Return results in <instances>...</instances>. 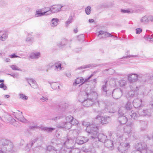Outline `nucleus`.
<instances>
[{
	"instance_id": "nucleus-1",
	"label": "nucleus",
	"mask_w": 153,
	"mask_h": 153,
	"mask_svg": "<svg viewBox=\"0 0 153 153\" xmlns=\"http://www.w3.org/2000/svg\"><path fill=\"white\" fill-rule=\"evenodd\" d=\"M121 128L120 126H119L117 128L116 134L117 136V141L116 143L120 145L118 147V150L121 152H123L124 151L128 149L129 148L130 146L129 143H126L125 142L127 140V138L126 137V134H123L119 128Z\"/></svg>"
},
{
	"instance_id": "nucleus-2",
	"label": "nucleus",
	"mask_w": 153,
	"mask_h": 153,
	"mask_svg": "<svg viewBox=\"0 0 153 153\" xmlns=\"http://www.w3.org/2000/svg\"><path fill=\"white\" fill-rule=\"evenodd\" d=\"M80 94L87 97V99L82 102V105L85 107H89L91 106L97 100V95L96 92L87 93L85 91H82L81 92Z\"/></svg>"
},
{
	"instance_id": "nucleus-3",
	"label": "nucleus",
	"mask_w": 153,
	"mask_h": 153,
	"mask_svg": "<svg viewBox=\"0 0 153 153\" xmlns=\"http://www.w3.org/2000/svg\"><path fill=\"white\" fill-rule=\"evenodd\" d=\"M92 129L90 131L92 140L96 142L100 141L104 143L107 140V136L102 133H100L98 135L97 134L98 132L97 126V127H92Z\"/></svg>"
},
{
	"instance_id": "nucleus-4",
	"label": "nucleus",
	"mask_w": 153,
	"mask_h": 153,
	"mask_svg": "<svg viewBox=\"0 0 153 153\" xmlns=\"http://www.w3.org/2000/svg\"><path fill=\"white\" fill-rule=\"evenodd\" d=\"M125 108L123 107H121L119 109L118 111V120L120 123L121 124H124L127 121V119L126 116H124V113L125 112Z\"/></svg>"
},
{
	"instance_id": "nucleus-5",
	"label": "nucleus",
	"mask_w": 153,
	"mask_h": 153,
	"mask_svg": "<svg viewBox=\"0 0 153 153\" xmlns=\"http://www.w3.org/2000/svg\"><path fill=\"white\" fill-rule=\"evenodd\" d=\"M105 112L104 110L99 111V114L96 117V119L100 120L101 123L102 124H107L111 120V118L109 116H101Z\"/></svg>"
},
{
	"instance_id": "nucleus-6",
	"label": "nucleus",
	"mask_w": 153,
	"mask_h": 153,
	"mask_svg": "<svg viewBox=\"0 0 153 153\" xmlns=\"http://www.w3.org/2000/svg\"><path fill=\"white\" fill-rule=\"evenodd\" d=\"M134 148L137 151L141 152L144 151V152H148V151H152L147 147L146 144L144 142H140L135 144L134 146Z\"/></svg>"
},
{
	"instance_id": "nucleus-7",
	"label": "nucleus",
	"mask_w": 153,
	"mask_h": 153,
	"mask_svg": "<svg viewBox=\"0 0 153 153\" xmlns=\"http://www.w3.org/2000/svg\"><path fill=\"white\" fill-rule=\"evenodd\" d=\"M123 130L125 132L127 133L130 137H135L134 132L133 130L132 126L131 123L126 125L123 127Z\"/></svg>"
},
{
	"instance_id": "nucleus-8",
	"label": "nucleus",
	"mask_w": 153,
	"mask_h": 153,
	"mask_svg": "<svg viewBox=\"0 0 153 153\" xmlns=\"http://www.w3.org/2000/svg\"><path fill=\"white\" fill-rule=\"evenodd\" d=\"M112 94L113 97L116 99L120 98L122 95V92L120 88L114 89L112 92H110V95Z\"/></svg>"
},
{
	"instance_id": "nucleus-9",
	"label": "nucleus",
	"mask_w": 153,
	"mask_h": 153,
	"mask_svg": "<svg viewBox=\"0 0 153 153\" xmlns=\"http://www.w3.org/2000/svg\"><path fill=\"white\" fill-rule=\"evenodd\" d=\"M37 137L31 139L30 141L27 143L25 146V150L27 152H30L33 145L37 141Z\"/></svg>"
},
{
	"instance_id": "nucleus-10",
	"label": "nucleus",
	"mask_w": 153,
	"mask_h": 153,
	"mask_svg": "<svg viewBox=\"0 0 153 153\" xmlns=\"http://www.w3.org/2000/svg\"><path fill=\"white\" fill-rule=\"evenodd\" d=\"M142 100L139 99H134L133 102V104L135 108H137L138 110L141 109L143 107V105L141 103Z\"/></svg>"
},
{
	"instance_id": "nucleus-11",
	"label": "nucleus",
	"mask_w": 153,
	"mask_h": 153,
	"mask_svg": "<svg viewBox=\"0 0 153 153\" xmlns=\"http://www.w3.org/2000/svg\"><path fill=\"white\" fill-rule=\"evenodd\" d=\"M88 139L84 137H79L76 138V143L79 145H82L87 142Z\"/></svg>"
},
{
	"instance_id": "nucleus-12",
	"label": "nucleus",
	"mask_w": 153,
	"mask_h": 153,
	"mask_svg": "<svg viewBox=\"0 0 153 153\" xmlns=\"http://www.w3.org/2000/svg\"><path fill=\"white\" fill-rule=\"evenodd\" d=\"M138 113L140 114L141 116H150L151 114L150 109L143 110L141 108L139 109Z\"/></svg>"
},
{
	"instance_id": "nucleus-13",
	"label": "nucleus",
	"mask_w": 153,
	"mask_h": 153,
	"mask_svg": "<svg viewBox=\"0 0 153 153\" xmlns=\"http://www.w3.org/2000/svg\"><path fill=\"white\" fill-rule=\"evenodd\" d=\"M82 125L86 127V131L90 134V131L92 129V127H97V126L91 124L89 123L86 122L85 121L83 122L82 123Z\"/></svg>"
},
{
	"instance_id": "nucleus-14",
	"label": "nucleus",
	"mask_w": 153,
	"mask_h": 153,
	"mask_svg": "<svg viewBox=\"0 0 153 153\" xmlns=\"http://www.w3.org/2000/svg\"><path fill=\"white\" fill-rule=\"evenodd\" d=\"M138 76L137 74H129L128 76V80L131 83H133L137 81Z\"/></svg>"
},
{
	"instance_id": "nucleus-15",
	"label": "nucleus",
	"mask_w": 153,
	"mask_h": 153,
	"mask_svg": "<svg viewBox=\"0 0 153 153\" xmlns=\"http://www.w3.org/2000/svg\"><path fill=\"white\" fill-rule=\"evenodd\" d=\"M62 6L59 5H55L52 6L51 8H48V10H51V13H55L59 11Z\"/></svg>"
},
{
	"instance_id": "nucleus-16",
	"label": "nucleus",
	"mask_w": 153,
	"mask_h": 153,
	"mask_svg": "<svg viewBox=\"0 0 153 153\" xmlns=\"http://www.w3.org/2000/svg\"><path fill=\"white\" fill-rule=\"evenodd\" d=\"M51 68H52L54 66V65L50 64L49 65ZM54 66L55 67V70L56 71H60L62 69V67H61V62H57L55 63Z\"/></svg>"
},
{
	"instance_id": "nucleus-17",
	"label": "nucleus",
	"mask_w": 153,
	"mask_h": 153,
	"mask_svg": "<svg viewBox=\"0 0 153 153\" xmlns=\"http://www.w3.org/2000/svg\"><path fill=\"white\" fill-rule=\"evenodd\" d=\"M128 113L129 114V115L132 119L135 120L137 119L141 116L140 114L138 113V114L133 110L130 111H128Z\"/></svg>"
},
{
	"instance_id": "nucleus-18",
	"label": "nucleus",
	"mask_w": 153,
	"mask_h": 153,
	"mask_svg": "<svg viewBox=\"0 0 153 153\" xmlns=\"http://www.w3.org/2000/svg\"><path fill=\"white\" fill-rule=\"evenodd\" d=\"M105 146L110 150L114 149L113 142L111 140H107L104 143Z\"/></svg>"
},
{
	"instance_id": "nucleus-19",
	"label": "nucleus",
	"mask_w": 153,
	"mask_h": 153,
	"mask_svg": "<svg viewBox=\"0 0 153 153\" xmlns=\"http://www.w3.org/2000/svg\"><path fill=\"white\" fill-rule=\"evenodd\" d=\"M79 123V122L76 119L74 118L73 120H72L71 123H67L66 125L68 126L67 128L68 129H70L72 126V125H77Z\"/></svg>"
},
{
	"instance_id": "nucleus-20",
	"label": "nucleus",
	"mask_w": 153,
	"mask_h": 153,
	"mask_svg": "<svg viewBox=\"0 0 153 153\" xmlns=\"http://www.w3.org/2000/svg\"><path fill=\"white\" fill-rule=\"evenodd\" d=\"M105 110L106 112L113 113L115 112V110L111 105H106Z\"/></svg>"
},
{
	"instance_id": "nucleus-21",
	"label": "nucleus",
	"mask_w": 153,
	"mask_h": 153,
	"mask_svg": "<svg viewBox=\"0 0 153 153\" xmlns=\"http://www.w3.org/2000/svg\"><path fill=\"white\" fill-rule=\"evenodd\" d=\"M40 57V53L39 52H35L31 53L30 57L32 59H37Z\"/></svg>"
},
{
	"instance_id": "nucleus-22",
	"label": "nucleus",
	"mask_w": 153,
	"mask_h": 153,
	"mask_svg": "<svg viewBox=\"0 0 153 153\" xmlns=\"http://www.w3.org/2000/svg\"><path fill=\"white\" fill-rule=\"evenodd\" d=\"M19 114H20L18 117L17 118V119L19 121L23 123H27V120L24 117L23 115H22V112L19 113Z\"/></svg>"
},
{
	"instance_id": "nucleus-23",
	"label": "nucleus",
	"mask_w": 153,
	"mask_h": 153,
	"mask_svg": "<svg viewBox=\"0 0 153 153\" xmlns=\"http://www.w3.org/2000/svg\"><path fill=\"white\" fill-rule=\"evenodd\" d=\"M0 141L2 145L3 146H4V147H6L10 143V142H11L9 140L2 138L1 139Z\"/></svg>"
},
{
	"instance_id": "nucleus-24",
	"label": "nucleus",
	"mask_w": 153,
	"mask_h": 153,
	"mask_svg": "<svg viewBox=\"0 0 153 153\" xmlns=\"http://www.w3.org/2000/svg\"><path fill=\"white\" fill-rule=\"evenodd\" d=\"M2 31L1 33H3V34L1 36L0 35V40L4 41L8 38V34L7 32H5L3 33V31Z\"/></svg>"
},
{
	"instance_id": "nucleus-25",
	"label": "nucleus",
	"mask_w": 153,
	"mask_h": 153,
	"mask_svg": "<svg viewBox=\"0 0 153 153\" xmlns=\"http://www.w3.org/2000/svg\"><path fill=\"white\" fill-rule=\"evenodd\" d=\"M132 106L131 102L128 101L127 102L125 105L126 109H125V110H124V111H125L126 112V110H127V112L128 113V111H130V110L132 108Z\"/></svg>"
},
{
	"instance_id": "nucleus-26",
	"label": "nucleus",
	"mask_w": 153,
	"mask_h": 153,
	"mask_svg": "<svg viewBox=\"0 0 153 153\" xmlns=\"http://www.w3.org/2000/svg\"><path fill=\"white\" fill-rule=\"evenodd\" d=\"M5 148L6 149V150L12 152L13 148V143L11 142Z\"/></svg>"
},
{
	"instance_id": "nucleus-27",
	"label": "nucleus",
	"mask_w": 153,
	"mask_h": 153,
	"mask_svg": "<svg viewBox=\"0 0 153 153\" xmlns=\"http://www.w3.org/2000/svg\"><path fill=\"white\" fill-rule=\"evenodd\" d=\"M58 22L59 20L57 18H53L51 20V26L53 27H56L58 25Z\"/></svg>"
},
{
	"instance_id": "nucleus-28",
	"label": "nucleus",
	"mask_w": 153,
	"mask_h": 153,
	"mask_svg": "<svg viewBox=\"0 0 153 153\" xmlns=\"http://www.w3.org/2000/svg\"><path fill=\"white\" fill-rule=\"evenodd\" d=\"M140 22L144 24H147L148 23V16H145L142 17L140 19Z\"/></svg>"
},
{
	"instance_id": "nucleus-29",
	"label": "nucleus",
	"mask_w": 153,
	"mask_h": 153,
	"mask_svg": "<svg viewBox=\"0 0 153 153\" xmlns=\"http://www.w3.org/2000/svg\"><path fill=\"white\" fill-rule=\"evenodd\" d=\"M67 123L63 122L61 124H59L57 125V127L59 128H65L68 129L67 128L68 126L66 125Z\"/></svg>"
},
{
	"instance_id": "nucleus-30",
	"label": "nucleus",
	"mask_w": 153,
	"mask_h": 153,
	"mask_svg": "<svg viewBox=\"0 0 153 153\" xmlns=\"http://www.w3.org/2000/svg\"><path fill=\"white\" fill-rule=\"evenodd\" d=\"M107 81H105V84L102 86V89L104 92H106V94L108 96L110 95V94L108 93L109 91L107 90Z\"/></svg>"
},
{
	"instance_id": "nucleus-31",
	"label": "nucleus",
	"mask_w": 153,
	"mask_h": 153,
	"mask_svg": "<svg viewBox=\"0 0 153 153\" xmlns=\"http://www.w3.org/2000/svg\"><path fill=\"white\" fill-rule=\"evenodd\" d=\"M84 81V79L82 77H80L77 78L75 82L74 83V85H76L77 84H79L81 82H83Z\"/></svg>"
},
{
	"instance_id": "nucleus-32",
	"label": "nucleus",
	"mask_w": 153,
	"mask_h": 153,
	"mask_svg": "<svg viewBox=\"0 0 153 153\" xmlns=\"http://www.w3.org/2000/svg\"><path fill=\"white\" fill-rule=\"evenodd\" d=\"M50 84L53 89H56L57 88H58V89H59V84L58 83L56 82H50Z\"/></svg>"
},
{
	"instance_id": "nucleus-33",
	"label": "nucleus",
	"mask_w": 153,
	"mask_h": 153,
	"mask_svg": "<svg viewBox=\"0 0 153 153\" xmlns=\"http://www.w3.org/2000/svg\"><path fill=\"white\" fill-rule=\"evenodd\" d=\"M73 17L72 16H70L68 20L65 22V26L66 27H67L73 21Z\"/></svg>"
},
{
	"instance_id": "nucleus-34",
	"label": "nucleus",
	"mask_w": 153,
	"mask_h": 153,
	"mask_svg": "<svg viewBox=\"0 0 153 153\" xmlns=\"http://www.w3.org/2000/svg\"><path fill=\"white\" fill-rule=\"evenodd\" d=\"M55 128H48L45 127L42 128V130L45 131L47 132L48 133L51 132L53 131L54 130Z\"/></svg>"
},
{
	"instance_id": "nucleus-35",
	"label": "nucleus",
	"mask_w": 153,
	"mask_h": 153,
	"mask_svg": "<svg viewBox=\"0 0 153 153\" xmlns=\"http://www.w3.org/2000/svg\"><path fill=\"white\" fill-rule=\"evenodd\" d=\"M120 11L122 13H131L134 12V10L131 9H128L127 10L121 9L120 10Z\"/></svg>"
},
{
	"instance_id": "nucleus-36",
	"label": "nucleus",
	"mask_w": 153,
	"mask_h": 153,
	"mask_svg": "<svg viewBox=\"0 0 153 153\" xmlns=\"http://www.w3.org/2000/svg\"><path fill=\"white\" fill-rule=\"evenodd\" d=\"M135 92H135V90L133 91V90H131V91L128 92V97L131 98L133 97L135 95Z\"/></svg>"
},
{
	"instance_id": "nucleus-37",
	"label": "nucleus",
	"mask_w": 153,
	"mask_h": 153,
	"mask_svg": "<svg viewBox=\"0 0 153 153\" xmlns=\"http://www.w3.org/2000/svg\"><path fill=\"white\" fill-rule=\"evenodd\" d=\"M46 12H41V11H36L35 14L36 17H39L46 15Z\"/></svg>"
},
{
	"instance_id": "nucleus-38",
	"label": "nucleus",
	"mask_w": 153,
	"mask_h": 153,
	"mask_svg": "<svg viewBox=\"0 0 153 153\" xmlns=\"http://www.w3.org/2000/svg\"><path fill=\"white\" fill-rule=\"evenodd\" d=\"M80 151L78 149L74 148L71 149L69 152V153H80Z\"/></svg>"
},
{
	"instance_id": "nucleus-39",
	"label": "nucleus",
	"mask_w": 153,
	"mask_h": 153,
	"mask_svg": "<svg viewBox=\"0 0 153 153\" xmlns=\"http://www.w3.org/2000/svg\"><path fill=\"white\" fill-rule=\"evenodd\" d=\"M19 96L20 98L24 100H26L28 99V97L23 94H20Z\"/></svg>"
},
{
	"instance_id": "nucleus-40",
	"label": "nucleus",
	"mask_w": 153,
	"mask_h": 153,
	"mask_svg": "<svg viewBox=\"0 0 153 153\" xmlns=\"http://www.w3.org/2000/svg\"><path fill=\"white\" fill-rule=\"evenodd\" d=\"M91 7L90 6L87 7L85 9V12L87 15H89L91 11Z\"/></svg>"
},
{
	"instance_id": "nucleus-41",
	"label": "nucleus",
	"mask_w": 153,
	"mask_h": 153,
	"mask_svg": "<svg viewBox=\"0 0 153 153\" xmlns=\"http://www.w3.org/2000/svg\"><path fill=\"white\" fill-rule=\"evenodd\" d=\"M73 117L71 115L68 116L66 117L65 119L67 121L66 123H71L72 120H73Z\"/></svg>"
},
{
	"instance_id": "nucleus-42",
	"label": "nucleus",
	"mask_w": 153,
	"mask_h": 153,
	"mask_svg": "<svg viewBox=\"0 0 153 153\" xmlns=\"http://www.w3.org/2000/svg\"><path fill=\"white\" fill-rule=\"evenodd\" d=\"M10 67L13 70H17L21 71V69L19 68L15 65H12L10 66Z\"/></svg>"
},
{
	"instance_id": "nucleus-43",
	"label": "nucleus",
	"mask_w": 153,
	"mask_h": 153,
	"mask_svg": "<svg viewBox=\"0 0 153 153\" xmlns=\"http://www.w3.org/2000/svg\"><path fill=\"white\" fill-rule=\"evenodd\" d=\"M67 44V40L66 39H63V40L60 43V44H58V46L60 47H62V46L65 45Z\"/></svg>"
},
{
	"instance_id": "nucleus-44",
	"label": "nucleus",
	"mask_w": 153,
	"mask_h": 153,
	"mask_svg": "<svg viewBox=\"0 0 153 153\" xmlns=\"http://www.w3.org/2000/svg\"><path fill=\"white\" fill-rule=\"evenodd\" d=\"M27 82L30 85V84H31L30 83H32V84H35L36 82V81L34 80L33 79H27L26 78Z\"/></svg>"
},
{
	"instance_id": "nucleus-45",
	"label": "nucleus",
	"mask_w": 153,
	"mask_h": 153,
	"mask_svg": "<svg viewBox=\"0 0 153 153\" xmlns=\"http://www.w3.org/2000/svg\"><path fill=\"white\" fill-rule=\"evenodd\" d=\"M92 66V65H91V64H89V65L82 66L78 68V69H85V68H90Z\"/></svg>"
},
{
	"instance_id": "nucleus-46",
	"label": "nucleus",
	"mask_w": 153,
	"mask_h": 153,
	"mask_svg": "<svg viewBox=\"0 0 153 153\" xmlns=\"http://www.w3.org/2000/svg\"><path fill=\"white\" fill-rule=\"evenodd\" d=\"M119 82L120 86H123L126 84V81L123 80H121L119 81Z\"/></svg>"
},
{
	"instance_id": "nucleus-47",
	"label": "nucleus",
	"mask_w": 153,
	"mask_h": 153,
	"mask_svg": "<svg viewBox=\"0 0 153 153\" xmlns=\"http://www.w3.org/2000/svg\"><path fill=\"white\" fill-rule=\"evenodd\" d=\"M72 142V140L71 139L68 138L66 141L63 142V144L64 145H65Z\"/></svg>"
},
{
	"instance_id": "nucleus-48",
	"label": "nucleus",
	"mask_w": 153,
	"mask_h": 153,
	"mask_svg": "<svg viewBox=\"0 0 153 153\" xmlns=\"http://www.w3.org/2000/svg\"><path fill=\"white\" fill-rule=\"evenodd\" d=\"M48 8H50V7H47L43 9H46V11L45 12H46V15H49L51 13V10H48Z\"/></svg>"
},
{
	"instance_id": "nucleus-49",
	"label": "nucleus",
	"mask_w": 153,
	"mask_h": 153,
	"mask_svg": "<svg viewBox=\"0 0 153 153\" xmlns=\"http://www.w3.org/2000/svg\"><path fill=\"white\" fill-rule=\"evenodd\" d=\"M78 40H79V41H83L84 40V36L83 34H82V35H79L78 36Z\"/></svg>"
},
{
	"instance_id": "nucleus-50",
	"label": "nucleus",
	"mask_w": 153,
	"mask_h": 153,
	"mask_svg": "<svg viewBox=\"0 0 153 153\" xmlns=\"http://www.w3.org/2000/svg\"><path fill=\"white\" fill-rule=\"evenodd\" d=\"M40 100L42 102H45L47 101L48 100V98L47 97H44L42 96V97L40 98Z\"/></svg>"
},
{
	"instance_id": "nucleus-51",
	"label": "nucleus",
	"mask_w": 153,
	"mask_h": 153,
	"mask_svg": "<svg viewBox=\"0 0 153 153\" xmlns=\"http://www.w3.org/2000/svg\"><path fill=\"white\" fill-rule=\"evenodd\" d=\"M33 39L32 37H28L27 38L26 41L27 42L30 43V44H31L32 43Z\"/></svg>"
},
{
	"instance_id": "nucleus-52",
	"label": "nucleus",
	"mask_w": 153,
	"mask_h": 153,
	"mask_svg": "<svg viewBox=\"0 0 153 153\" xmlns=\"http://www.w3.org/2000/svg\"><path fill=\"white\" fill-rule=\"evenodd\" d=\"M0 88H3V89L5 90L7 89V87L3 83H1L0 84Z\"/></svg>"
},
{
	"instance_id": "nucleus-53",
	"label": "nucleus",
	"mask_w": 153,
	"mask_h": 153,
	"mask_svg": "<svg viewBox=\"0 0 153 153\" xmlns=\"http://www.w3.org/2000/svg\"><path fill=\"white\" fill-rule=\"evenodd\" d=\"M7 4L4 1H1L0 2V7H4L6 6Z\"/></svg>"
},
{
	"instance_id": "nucleus-54",
	"label": "nucleus",
	"mask_w": 153,
	"mask_h": 153,
	"mask_svg": "<svg viewBox=\"0 0 153 153\" xmlns=\"http://www.w3.org/2000/svg\"><path fill=\"white\" fill-rule=\"evenodd\" d=\"M17 111H18V113L13 112V114L15 116V118L16 119H17L20 114H19V113H20V111L19 110H17Z\"/></svg>"
},
{
	"instance_id": "nucleus-55",
	"label": "nucleus",
	"mask_w": 153,
	"mask_h": 153,
	"mask_svg": "<svg viewBox=\"0 0 153 153\" xmlns=\"http://www.w3.org/2000/svg\"><path fill=\"white\" fill-rule=\"evenodd\" d=\"M148 23L149 22H153V16L152 15L148 16Z\"/></svg>"
},
{
	"instance_id": "nucleus-56",
	"label": "nucleus",
	"mask_w": 153,
	"mask_h": 153,
	"mask_svg": "<svg viewBox=\"0 0 153 153\" xmlns=\"http://www.w3.org/2000/svg\"><path fill=\"white\" fill-rule=\"evenodd\" d=\"M104 36L106 37H113L114 36L111 35V34L105 32Z\"/></svg>"
},
{
	"instance_id": "nucleus-57",
	"label": "nucleus",
	"mask_w": 153,
	"mask_h": 153,
	"mask_svg": "<svg viewBox=\"0 0 153 153\" xmlns=\"http://www.w3.org/2000/svg\"><path fill=\"white\" fill-rule=\"evenodd\" d=\"M30 85L32 88H37L38 87L37 85L36 82L35 83V84H32V85L30 84Z\"/></svg>"
},
{
	"instance_id": "nucleus-58",
	"label": "nucleus",
	"mask_w": 153,
	"mask_h": 153,
	"mask_svg": "<svg viewBox=\"0 0 153 153\" xmlns=\"http://www.w3.org/2000/svg\"><path fill=\"white\" fill-rule=\"evenodd\" d=\"M9 74L12 76L14 78H18L19 77V75L18 74Z\"/></svg>"
},
{
	"instance_id": "nucleus-59",
	"label": "nucleus",
	"mask_w": 153,
	"mask_h": 153,
	"mask_svg": "<svg viewBox=\"0 0 153 153\" xmlns=\"http://www.w3.org/2000/svg\"><path fill=\"white\" fill-rule=\"evenodd\" d=\"M136 33L139 34L142 31V29L140 28H138L136 29Z\"/></svg>"
},
{
	"instance_id": "nucleus-60",
	"label": "nucleus",
	"mask_w": 153,
	"mask_h": 153,
	"mask_svg": "<svg viewBox=\"0 0 153 153\" xmlns=\"http://www.w3.org/2000/svg\"><path fill=\"white\" fill-rule=\"evenodd\" d=\"M53 147L51 146H49L47 147V150L49 151H51L52 149H54Z\"/></svg>"
},
{
	"instance_id": "nucleus-61",
	"label": "nucleus",
	"mask_w": 153,
	"mask_h": 153,
	"mask_svg": "<svg viewBox=\"0 0 153 153\" xmlns=\"http://www.w3.org/2000/svg\"><path fill=\"white\" fill-rule=\"evenodd\" d=\"M105 33V32H104V31H103L102 30H100L99 32V34L98 35V37H100V35H104Z\"/></svg>"
},
{
	"instance_id": "nucleus-62",
	"label": "nucleus",
	"mask_w": 153,
	"mask_h": 153,
	"mask_svg": "<svg viewBox=\"0 0 153 153\" xmlns=\"http://www.w3.org/2000/svg\"><path fill=\"white\" fill-rule=\"evenodd\" d=\"M9 57L11 58H15L17 57H19V58H21L19 56L16 55L15 54H13L12 55L9 56Z\"/></svg>"
},
{
	"instance_id": "nucleus-63",
	"label": "nucleus",
	"mask_w": 153,
	"mask_h": 153,
	"mask_svg": "<svg viewBox=\"0 0 153 153\" xmlns=\"http://www.w3.org/2000/svg\"><path fill=\"white\" fill-rule=\"evenodd\" d=\"M25 133L28 136L30 135L31 134V133L30 132V130H29L28 129L26 131Z\"/></svg>"
},
{
	"instance_id": "nucleus-64",
	"label": "nucleus",
	"mask_w": 153,
	"mask_h": 153,
	"mask_svg": "<svg viewBox=\"0 0 153 153\" xmlns=\"http://www.w3.org/2000/svg\"><path fill=\"white\" fill-rule=\"evenodd\" d=\"M93 76V74H91L89 77H88L86 79H85L84 82H86L89 80V79Z\"/></svg>"
}]
</instances>
